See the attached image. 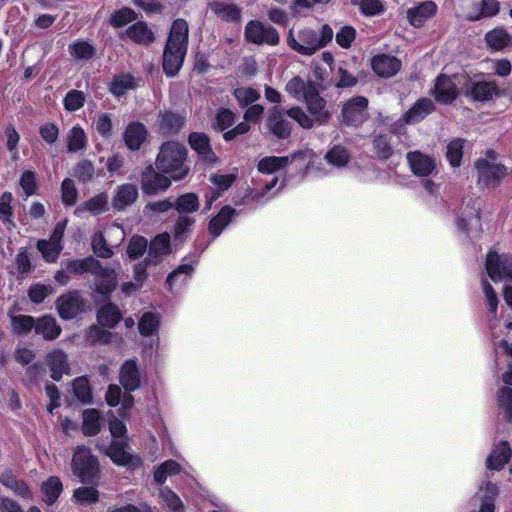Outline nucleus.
<instances>
[{"label":"nucleus","mask_w":512,"mask_h":512,"mask_svg":"<svg viewBox=\"0 0 512 512\" xmlns=\"http://www.w3.org/2000/svg\"><path fill=\"white\" fill-rule=\"evenodd\" d=\"M481 286L489 309L488 321L496 354L498 357L505 356L508 362L507 370L502 374L501 379L503 383L512 386V322L500 325L496 319L499 303L497 294L487 280H482Z\"/></svg>","instance_id":"obj_1"},{"label":"nucleus","mask_w":512,"mask_h":512,"mask_svg":"<svg viewBox=\"0 0 512 512\" xmlns=\"http://www.w3.org/2000/svg\"><path fill=\"white\" fill-rule=\"evenodd\" d=\"M188 24L176 19L171 27L163 53V70L168 76H174L181 68L187 51Z\"/></svg>","instance_id":"obj_2"},{"label":"nucleus","mask_w":512,"mask_h":512,"mask_svg":"<svg viewBox=\"0 0 512 512\" xmlns=\"http://www.w3.org/2000/svg\"><path fill=\"white\" fill-rule=\"evenodd\" d=\"M186 159L185 146L176 141H168L161 146L155 165L159 172L167 174L173 181H180L189 172Z\"/></svg>","instance_id":"obj_3"},{"label":"nucleus","mask_w":512,"mask_h":512,"mask_svg":"<svg viewBox=\"0 0 512 512\" xmlns=\"http://www.w3.org/2000/svg\"><path fill=\"white\" fill-rule=\"evenodd\" d=\"M333 35V30L328 25H323L318 31L304 28L299 30L296 36L290 31L287 44L297 53L311 56L325 47L332 40Z\"/></svg>","instance_id":"obj_4"},{"label":"nucleus","mask_w":512,"mask_h":512,"mask_svg":"<svg viewBox=\"0 0 512 512\" xmlns=\"http://www.w3.org/2000/svg\"><path fill=\"white\" fill-rule=\"evenodd\" d=\"M485 268L493 281H512V255L490 250L486 257Z\"/></svg>","instance_id":"obj_5"},{"label":"nucleus","mask_w":512,"mask_h":512,"mask_svg":"<svg viewBox=\"0 0 512 512\" xmlns=\"http://www.w3.org/2000/svg\"><path fill=\"white\" fill-rule=\"evenodd\" d=\"M72 469L82 482H89L97 475L98 462L88 448L79 446L73 455Z\"/></svg>","instance_id":"obj_6"},{"label":"nucleus","mask_w":512,"mask_h":512,"mask_svg":"<svg viewBox=\"0 0 512 512\" xmlns=\"http://www.w3.org/2000/svg\"><path fill=\"white\" fill-rule=\"evenodd\" d=\"M435 106L431 99H419L397 122H395L390 130L394 134L402 132L404 125L416 124L426 118Z\"/></svg>","instance_id":"obj_7"},{"label":"nucleus","mask_w":512,"mask_h":512,"mask_svg":"<svg viewBox=\"0 0 512 512\" xmlns=\"http://www.w3.org/2000/svg\"><path fill=\"white\" fill-rule=\"evenodd\" d=\"M408 166L413 175L429 178L438 173L436 158L419 150L410 151L406 155Z\"/></svg>","instance_id":"obj_8"},{"label":"nucleus","mask_w":512,"mask_h":512,"mask_svg":"<svg viewBox=\"0 0 512 512\" xmlns=\"http://www.w3.org/2000/svg\"><path fill=\"white\" fill-rule=\"evenodd\" d=\"M465 75L455 74L452 77L441 74L434 86V96L438 102L451 103L459 93V86H463Z\"/></svg>","instance_id":"obj_9"},{"label":"nucleus","mask_w":512,"mask_h":512,"mask_svg":"<svg viewBox=\"0 0 512 512\" xmlns=\"http://www.w3.org/2000/svg\"><path fill=\"white\" fill-rule=\"evenodd\" d=\"M368 100L363 96H356L344 103L342 108V122L349 126H359L368 118Z\"/></svg>","instance_id":"obj_10"},{"label":"nucleus","mask_w":512,"mask_h":512,"mask_svg":"<svg viewBox=\"0 0 512 512\" xmlns=\"http://www.w3.org/2000/svg\"><path fill=\"white\" fill-rule=\"evenodd\" d=\"M245 38L254 44L276 45L279 43V35L271 26L258 20H252L245 27Z\"/></svg>","instance_id":"obj_11"},{"label":"nucleus","mask_w":512,"mask_h":512,"mask_svg":"<svg viewBox=\"0 0 512 512\" xmlns=\"http://www.w3.org/2000/svg\"><path fill=\"white\" fill-rule=\"evenodd\" d=\"M127 439L112 440L110 446H101L100 449L117 465L135 469L140 466V458L126 451Z\"/></svg>","instance_id":"obj_12"},{"label":"nucleus","mask_w":512,"mask_h":512,"mask_svg":"<svg viewBox=\"0 0 512 512\" xmlns=\"http://www.w3.org/2000/svg\"><path fill=\"white\" fill-rule=\"evenodd\" d=\"M475 167L478 172L479 183L489 187L495 186L507 175V168L489 159H479Z\"/></svg>","instance_id":"obj_13"},{"label":"nucleus","mask_w":512,"mask_h":512,"mask_svg":"<svg viewBox=\"0 0 512 512\" xmlns=\"http://www.w3.org/2000/svg\"><path fill=\"white\" fill-rule=\"evenodd\" d=\"M56 308L62 319L69 320L83 311L84 301L77 291H70L58 297Z\"/></svg>","instance_id":"obj_14"},{"label":"nucleus","mask_w":512,"mask_h":512,"mask_svg":"<svg viewBox=\"0 0 512 512\" xmlns=\"http://www.w3.org/2000/svg\"><path fill=\"white\" fill-rule=\"evenodd\" d=\"M172 181L173 179L167 174L157 172L152 166H149L142 175V189L146 194L155 195L167 190Z\"/></svg>","instance_id":"obj_15"},{"label":"nucleus","mask_w":512,"mask_h":512,"mask_svg":"<svg viewBox=\"0 0 512 512\" xmlns=\"http://www.w3.org/2000/svg\"><path fill=\"white\" fill-rule=\"evenodd\" d=\"M463 86L464 95L475 101H489L498 93L493 81H468L465 78Z\"/></svg>","instance_id":"obj_16"},{"label":"nucleus","mask_w":512,"mask_h":512,"mask_svg":"<svg viewBox=\"0 0 512 512\" xmlns=\"http://www.w3.org/2000/svg\"><path fill=\"white\" fill-rule=\"evenodd\" d=\"M371 67L378 76L390 78L400 70L401 62L394 56L379 54L373 57Z\"/></svg>","instance_id":"obj_17"},{"label":"nucleus","mask_w":512,"mask_h":512,"mask_svg":"<svg viewBox=\"0 0 512 512\" xmlns=\"http://www.w3.org/2000/svg\"><path fill=\"white\" fill-rule=\"evenodd\" d=\"M46 364L50 369L51 378L56 381L69 373L67 354L60 349H55L47 355Z\"/></svg>","instance_id":"obj_18"},{"label":"nucleus","mask_w":512,"mask_h":512,"mask_svg":"<svg viewBox=\"0 0 512 512\" xmlns=\"http://www.w3.org/2000/svg\"><path fill=\"white\" fill-rule=\"evenodd\" d=\"M96 289L101 294H109L117 286L116 273L113 269L103 268L98 261L97 268L93 270Z\"/></svg>","instance_id":"obj_19"},{"label":"nucleus","mask_w":512,"mask_h":512,"mask_svg":"<svg viewBox=\"0 0 512 512\" xmlns=\"http://www.w3.org/2000/svg\"><path fill=\"white\" fill-rule=\"evenodd\" d=\"M437 6L433 1H425L408 9L407 17L411 25L421 27L429 18L435 15Z\"/></svg>","instance_id":"obj_20"},{"label":"nucleus","mask_w":512,"mask_h":512,"mask_svg":"<svg viewBox=\"0 0 512 512\" xmlns=\"http://www.w3.org/2000/svg\"><path fill=\"white\" fill-rule=\"evenodd\" d=\"M487 47L493 51L512 48V35L503 27H497L485 34Z\"/></svg>","instance_id":"obj_21"},{"label":"nucleus","mask_w":512,"mask_h":512,"mask_svg":"<svg viewBox=\"0 0 512 512\" xmlns=\"http://www.w3.org/2000/svg\"><path fill=\"white\" fill-rule=\"evenodd\" d=\"M309 112L318 124H322L327 121L330 113L325 109V100L318 94L317 89L308 92L304 98Z\"/></svg>","instance_id":"obj_22"},{"label":"nucleus","mask_w":512,"mask_h":512,"mask_svg":"<svg viewBox=\"0 0 512 512\" xmlns=\"http://www.w3.org/2000/svg\"><path fill=\"white\" fill-rule=\"evenodd\" d=\"M189 144L206 164L213 165L216 163L217 157L212 152L206 135L202 133H192L189 136Z\"/></svg>","instance_id":"obj_23"},{"label":"nucleus","mask_w":512,"mask_h":512,"mask_svg":"<svg viewBox=\"0 0 512 512\" xmlns=\"http://www.w3.org/2000/svg\"><path fill=\"white\" fill-rule=\"evenodd\" d=\"M119 378L121 385L129 392L139 387V372L134 360H128L122 365Z\"/></svg>","instance_id":"obj_24"},{"label":"nucleus","mask_w":512,"mask_h":512,"mask_svg":"<svg viewBox=\"0 0 512 512\" xmlns=\"http://www.w3.org/2000/svg\"><path fill=\"white\" fill-rule=\"evenodd\" d=\"M138 189L133 184H123L116 190L113 198V206L117 210H123L136 201Z\"/></svg>","instance_id":"obj_25"},{"label":"nucleus","mask_w":512,"mask_h":512,"mask_svg":"<svg viewBox=\"0 0 512 512\" xmlns=\"http://www.w3.org/2000/svg\"><path fill=\"white\" fill-rule=\"evenodd\" d=\"M270 131L278 138H287L290 135V123L285 119L284 114L278 108H274L268 118Z\"/></svg>","instance_id":"obj_26"},{"label":"nucleus","mask_w":512,"mask_h":512,"mask_svg":"<svg viewBox=\"0 0 512 512\" xmlns=\"http://www.w3.org/2000/svg\"><path fill=\"white\" fill-rule=\"evenodd\" d=\"M61 331V327L52 316L46 315L36 320L35 332L36 334L42 335L46 340H54L58 338Z\"/></svg>","instance_id":"obj_27"},{"label":"nucleus","mask_w":512,"mask_h":512,"mask_svg":"<svg viewBox=\"0 0 512 512\" xmlns=\"http://www.w3.org/2000/svg\"><path fill=\"white\" fill-rule=\"evenodd\" d=\"M147 131L141 123H130L124 133L126 145L131 150H138L146 139Z\"/></svg>","instance_id":"obj_28"},{"label":"nucleus","mask_w":512,"mask_h":512,"mask_svg":"<svg viewBox=\"0 0 512 512\" xmlns=\"http://www.w3.org/2000/svg\"><path fill=\"white\" fill-rule=\"evenodd\" d=\"M316 86L310 81L300 76H294L286 84V91L297 100H304L308 92L313 91Z\"/></svg>","instance_id":"obj_29"},{"label":"nucleus","mask_w":512,"mask_h":512,"mask_svg":"<svg viewBox=\"0 0 512 512\" xmlns=\"http://www.w3.org/2000/svg\"><path fill=\"white\" fill-rule=\"evenodd\" d=\"M235 174H213L210 181L216 186L217 190L207 195V209H210L212 203L221 196V192L227 190L235 180Z\"/></svg>","instance_id":"obj_30"},{"label":"nucleus","mask_w":512,"mask_h":512,"mask_svg":"<svg viewBox=\"0 0 512 512\" xmlns=\"http://www.w3.org/2000/svg\"><path fill=\"white\" fill-rule=\"evenodd\" d=\"M296 156L297 155L294 154L291 157H264L258 162L257 167L259 172L261 173L272 174L285 168L290 163L291 160L296 158Z\"/></svg>","instance_id":"obj_31"},{"label":"nucleus","mask_w":512,"mask_h":512,"mask_svg":"<svg viewBox=\"0 0 512 512\" xmlns=\"http://www.w3.org/2000/svg\"><path fill=\"white\" fill-rule=\"evenodd\" d=\"M511 456V451L506 442H501L487 458V468L490 470L501 469Z\"/></svg>","instance_id":"obj_32"},{"label":"nucleus","mask_w":512,"mask_h":512,"mask_svg":"<svg viewBox=\"0 0 512 512\" xmlns=\"http://www.w3.org/2000/svg\"><path fill=\"white\" fill-rule=\"evenodd\" d=\"M170 252V235L163 233L156 236L149 246V259L157 263L162 255Z\"/></svg>","instance_id":"obj_33"},{"label":"nucleus","mask_w":512,"mask_h":512,"mask_svg":"<svg viewBox=\"0 0 512 512\" xmlns=\"http://www.w3.org/2000/svg\"><path fill=\"white\" fill-rule=\"evenodd\" d=\"M497 494V486L489 481L485 482L477 494V497L482 501L479 512H494V500Z\"/></svg>","instance_id":"obj_34"},{"label":"nucleus","mask_w":512,"mask_h":512,"mask_svg":"<svg viewBox=\"0 0 512 512\" xmlns=\"http://www.w3.org/2000/svg\"><path fill=\"white\" fill-rule=\"evenodd\" d=\"M98 261L93 257H87L84 259H70L62 261L61 266H64L69 273L82 274L85 272H91L97 268Z\"/></svg>","instance_id":"obj_35"},{"label":"nucleus","mask_w":512,"mask_h":512,"mask_svg":"<svg viewBox=\"0 0 512 512\" xmlns=\"http://www.w3.org/2000/svg\"><path fill=\"white\" fill-rule=\"evenodd\" d=\"M67 149L69 152H79L87 145V136L80 125H75L67 134Z\"/></svg>","instance_id":"obj_36"},{"label":"nucleus","mask_w":512,"mask_h":512,"mask_svg":"<svg viewBox=\"0 0 512 512\" xmlns=\"http://www.w3.org/2000/svg\"><path fill=\"white\" fill-rule=\"evenodd\" d=\"M235 210L230 206H225L221 209L217 216H215L209 223V231L213 237L220 235L222 230L230 223Z\"/></svg>","instance_id":"obj_37"},{"label":"nucleus","mask_w":512,"mask_h":512,"mask_svg":"<svg viewBox=\"0 0 512 512\" xmlns=\"http://www.w3.org/2000/svg\"><path fill=\"white\" fill-rule=\"evenodd\" d=\"M159 500L167 512H183L184 504L179 496L169 488H162L159 491Z\"/></svg>","instance_id":"obj_38"},{"label":"nucleus","mask_w":512,"mask_h":512,"mask_svg":"<svg viewBox=\"0 0 512 512\" xmlns=\"http://www.w3.org/2000/svg\"><path fill=\"white\" fill-rule=\"evenodd\" d=\"M108 202V196L104 193L98 194L93 198L89 199L82 205L78 206L75 210V214L79 217H82L84 212H91L93 214H98L104 211Z\"/></svg>","instance_id":"obj_39"},{"label":"nucleus","mask_w":512,"mask_h":512,"mask_svg":"<svg viewBox=\"0 0 512 512\" xmlns=\"http://www.w3.org/2000/svg\"><path fill=\"white\" fill-rule=\"evenodd\" d=\"M127 36L136 43L149 44L154 40L152 31L144 22H138L130 26L127 31Z\"/></svg>","instance_id":"obj_40"},{"label":"nucleus","mask_w":512,"mask_h":512,"mask_svg":"<svg viewBox=\"0 0 512 512\" xmlns=\"http://www.w3.org/2000/svg\"><path fill=\"white\" fill-rule=\"evenodd\" d=\"M497 408L500 415L507 421L512 420V389L501 387L497 392Z\"/></svg>","instance_id":"obj_41"},{"label":"nucleus","mask_w":512,"mask_h":512,"mask_svg":"<svg viewBox=\"0 0 512 512\" xmlns=\"http://www.w3.org/2000/svg\"><path fill=\"white\" fill-rule=\"evenodd\" d=\"M101 416L96 409H86L83 411V432L85 435L93 436L99 433L101 429Z\"/></svg>","instance_id":"obj_42"},{"label":"nucleus","mask_w":512,"mask_h":512,"mask_svg":"<svg viewBox=\"0 0 512 512\" xmlns=\"http://www.w3.org/2000/svg\"><path fill=\"white\" fill-rule=\"evenodd\" d=\"M63 490L60 479L56 476L49 477L41 485V491L45 496V502L47 504H53Z\"/></svg>","instance_id":"obj_43"},{"label":"nucleus","mask_w":512,"mask_h":512,"mask_svg":"<svg viewBox=\"0 0 512 512\" xmlns=\"http://www.w3.org/2000/svg\"><path fill=\"white\" fill-rule=\"evenodd\" d=\"M121 319V313L114 304L103 306L98 312V322L102 326L113 328Z\"/></svg>","instance_id":"obj_44"},{"label":"nucleus","mask_w":512,"mask_h":512,"mask_svg":"<svg viewBox=\"0 0 512 512\" xmlns=\"http://www.w3.org/2000/svg\"><path fill=\"white\" fill-rule=\"evenodd\" d=\"M160 324V316L157 313L146 312L139 320L138 328L142 336H150L157 332Z\"/></svg>","instance_id":"obj_45"},{"label":"nucleus","mask_w":512,"mask_h":512,"mask_svg":"<svg viewBox=\"0 0 512 512\" xmlns=\"http://www.w3.org/2000/svg\"><path fill=\"white\" fill-rule=\"evenodd\" d=\"M159 126L163 133L178 131L183 125V117L172 112L160 114Z\"/></svg>","instance_id":"obj_46"},{"label":"nucleus","mask_w":512,"mask_h":512,"mask_svg":"<svg viewBox=\"0 0 512 512\" xmlns=\"http://www.w3.org/2000/svg\"><path fill=\"white\" fill-rule=\"evenodd\" d=\"M193 267L190 264H182L167 277V286L172 290L175 286L185 284L187 278L191 275Z\"/></svg>","instance_id":"obj_47"},{"label":"nucleus","mask_w":512,"mask_h":512,"mask_svg":"<svg viewBox=\"0 0 512 512\" xmlns=\"http://www.w3.org/2000/svg\"><path fill=\"white\" fill-rule=\"evenodd\" d=\"M180 472V465L174 460H167L159 465L154 471V481L163 484L168 476L175 475Z\"/></svg>","instance_id":"obj_48"},{"label":"nucleus","mask_w":512,"mask_h":512,"mask_svg":"<svg viewBox=\"0 0 512 512\" xmlns=\"http://www.w3.org/2000/svg\"><path fill=\"white\" fill-rule=\"evenodd\" d=\"M70 55L77 61L89 60L95 53L94 47L85 41H76L69 46Z\"/></svg>","instance_id":"obj_49"},{"label":"nucleus","mask_w":512,"mask_h":512,"mask_svg":"<svg viewBox=\"0 0 512 512\" xmlns=\"http://www.w3.org/2000/svg\"><path fill=\"white\" fill-rule=\"evenodd\" d=\"M37 249L47 262L53 263L58 259L62 245L54 243L52 240H39L37 242Z\"/></svg>","instance_id":"obj_50"},{"label":"nucleus","mask_w":512,"mask_h":512,"mask_svg":"<svg viewBox=\"0 0 512 512\" xmlns=\"http://www.w3.org/2000/svg\"><path fill=\"white\" fill-rule=\"evenodd\" d=\"M73 391L76 398L83 402L89 403L92 400V392L89 381L86 377L82 376L74 380Z\"/></svg>","instance_id":"obj_51"},{"label":"nucleus","mask_w":512,"mask_h":512,"mask_svg":"<svg viewBox=\"0 0 512 512\" xmlns=\"http://www.w3.org/2000/svg\"><path fill=\"white\" fill-rule=\"evenodd\" d=\"M212 9L219 17L225 20L237 21L241 16L240 9L231 3H215Z\"/></svg>","instance_id":"obj_52"},{"label":"nucleus","mask_w":512,"mask_h":512,"mask_svg":"<svg viewBox=\"0 0 512 512\" xmlns=\"http://www.w3.org/2000/svg\"><path fill=\"white\" fill-rule=\"evenodd\" d=\"M325 159L331 165L343 167L348 163L350 156L344 147L335 146L326 153Z\"/></svg>","instance_id":"obj_53"},{"label":"nucleus","mask_w":512,"mask_h":512,"mask_svg":"<svg viewBox=\"0 0 512 512\" xmlns=\"http://www.w3.org/2000/svg\"><path fill=\"white\" fill-rule=\"evenodd\" d=\"M464 148V140L454 139L447 146V159L451 166L458 167L461 164Z\"/></svg>","instance_id":"obj_54"},{"label":"nucleus","mask_w":512,"mask_h":512,"mask_svg":"<svg viewBox=\"0 0 512 512\" xmlns=\"http://www.w3.org/2000/svg\"><path fill=\"white\" fill-rule=\"evenodd\" d=\"M36 320L32 316L17 315L11 316V325L14 332L18 334H25L35 329Z\"/></svg>","instance_id":"obj_55"},{"label":"nucleus","mask_w":512,"mask_h":512,"mask_svg":"<svg viewBox=\"0 0 512 512\" xmlns=\"http://www.w3.org/2000/svg\"><path fill=\"white\" fill-rule=\"evenodd\" d=\"M134 88L133 78L130 75L121 74L114 78L111 83L110 91L115 96H121L126 93L127 90Z\"/></svg>","instance_id":"obj_56"},{"label":"nucleus","mask_w":512,"mask_h":512,"mask_svg":"<svg viewBox=\"0 0 512 512\" xmlns=\"http://www.w3.org/2000/svg\"><path fill=\"white\" fill-rule=\"evenodd\" d=\"M175 207L179 212L191 213L198 209L199 200L196 194L187 193L177 198Z\"/></svg>","instance_id":"obj_57"},{"label":"nucleus","mask_w":512,"mask_h":512,"mask_svg":"<svg viewBox=\"0 0 512 512\" xmlns=\"http://www.w3.org/2000/svg\"><path fill=\"white\" fill-rule=\"evenodd\" d=\"M85 100L82 91L70 90L63 100L64 108L69 112L77 111L84 106Z\"/></svg>","instance_id":"obj_58"},{"label":"nucleus","mask_w":512,"mask_h":512,"mask_svg":"<svg viewBox=\"0 0 512 512\" xmlns=\"http://www.w3.org/2000/svg\"><path fill=\"white\" fill-rule=\"evenodd\" d=\"M12 194L9 192H5L0 197V220L7 225V227L14 226V222L12 220Z\"/></svg>","instance_id":"obj_59"},{"label":"nucleus","mask_w":512,"mask_h":512,"mask_svg":"<svg viewBox=\"0 0 512 512\" xmlns=\"http://www.w3.org/2000/svg\"><path fill=\"white\" fill-rule=\"evenodd\" d=\"M375 154L378 158L388 159L393 155V147L386 135H379L373 141Z\"/></svg>","instance_id":"obj_60"},{"label":"nucleus","mask_w":512,"mask_h":512,"mask_svg":"<svg viewBox=\"0 0 512 512\" xmlns=\"http://www.w3.org/2000/svg\"><path fill=\"white\" fill-rule=\"evenodd\" d=\"M53 292L54 289L52 286L36 283L30 287L28 291V296L33 303L39 304L43 302L44 299Z\"/></svg>","instance_id":"obj_61"},{"label":"nucleus","mask_w":512,"mask_h":512,"mask_svg":"<svg viewBox=\"0 0 512 512\" xmlns=\"http://www.w3.org/2000/svg\"><path fill=\"white\" fill-rule=\"evenodd\" d=\"M287 115L304 129H310L317 123L313 116H308L300 107H292L287 111Z\"/></svg>","instance_id":"obj_62"},{"label":"nucleus","mask_w":512,"mask_h":512,"mask_svg":"<svg viewBox=\"0 0 512 512\" xmlns=\"http://www.w3.org/2000/svg\"><path fill=\"white\" fill-rule=\"evenodd\" d=\"M234 96L242 106L254 103L260 97L259 93L255 89L249 87H240L235 89Z\"/></svg>","instance_id":"obj_63"},{"label":"nucleus","mask_w":512,"mask_h":512,"mask_svg":"<svg viewBox=\"0 0 512 512\" xmlns=\"http://www.w3.org/2000/svg\"><path fill=\"white\" fill-rule=\"evenodd\" d=\"M487 69L500 77H507L512 70V64L507 59H494L487 62Z\"/></svg>","instance_id":"obj_64"}]
</instances>
